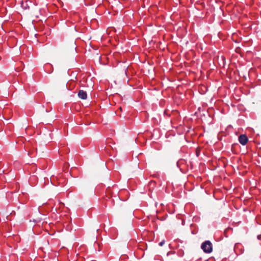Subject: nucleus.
Returning <instances> with one entry per match:
<instances>
[{
	"label": "nucleus",
	"mask_w": 261,
	"mask_h": 261,
	"mask_svg": "<svg viewBox=\"0 0 261 261\" xmlns=\"http://www.w3.org/2000/svg\"><path fill=\"white\" fill-rule=\"evenodd\" d=\"M201 248L205 253H211L212 251V245L210 241H206L201 245Z\"/></svg>",
	"instance_id": "obj_1"
},
{
	"label": "nucleus",
	"mask_w": 261,
	"mask_h": 261,
	"mask_svg": "<svg viewBox=\"0 0 261 261\" xmlns=\"http://www.w3.org/2000/svg\"><path fill=\"white\" fill-rule=\"evenodd\" d=\"M79 97L82 99H86L87 97V94L86 91L80 90L78 92Z\"/></svg>",
	"instance_id": "obj_3"
},
{
	"label": "nucleus",
	"mask_w": 261,
	"mask_h": 261,
	"mask_svg": "<svg viewBox=\"0 0 261 261\" xmlns=\"http://www.w3.org/2000/svg\"><path fill=\"white\" fill-rule=\"evenodd\" d=\"M165 243V241H163L159 243L160 246H162Z\"/></svg>",
	"instance_id": "obj_4"
},
{
	"label": "nucleus",
	"mask_w": 261,
	"mask_h": 261,
	"mask_svg": "<svg viewBox=\"0 0 261 261\" xmlns=\"http://www.w3.org/2000/svg\"><path fill=\"white\" fill-rule=\"evenodd\" d=\"M248 140V138L245 135H241L239 137V141L243 145H246Z\"/></svg>",
	"instance_id": "obj_2"
}]
</instances>
